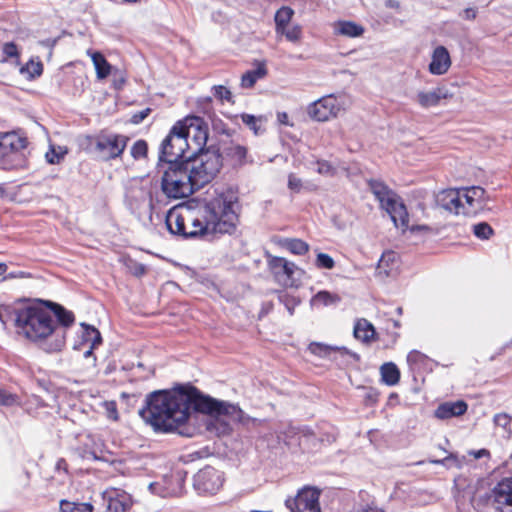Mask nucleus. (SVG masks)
<instances>
[{"mask_svg":"<svg viewBox=\"0 0 512 512\" xmlns=\"http://www.w3.org/2000/svg\"><path fill=\"white\" fill-rule=\"evenodd\" d=\"M192 406L208 416L207 430L217 436L229 435L235 424L249 428L264 422L250 417L238 405L201 395L193 387L152 392L147 396L146 406L139 414L156 431L177 432L190 437L192 433L185 424Z\"/></svg>","mask_w":512,"mask_h":512,"instance_id":"f257e3e1","label":"nucleus"},{"mask_svg":"<svg viewBox=\"0 0 512 512\" xmlns=\"http://www.w3.org/2000/svg\"><path fill=\"white\" fill-rule=\"evenodd\" d=\"M237 195L228 188L215 189L209 199H192L186 202L193 222H186L185 238H195L213 233H232L236 228Z\"/></svg>","mask_w":512,"mask_h":512,"instance_id":"f03ea898","label":"nucleus"},{"mask_svg":"<svg viewBox=\"0 0 512 512\" xmlns=\"http://www.w3.org/2000/svg\"><path fill=\"white\" fill-rule=\"evenodd\" d=\"M17 333L35 343L46 353H56L63 349L62 327L55 326L50 311L38 304L26 305L16 312Z\"/></svg>","mask_w":512,"mask_h":512,"instance_id":"7ed1b4c3","label":"nucleus"},{"mask_svg":"<svg viewBox=\"0 0 512 512\" xmlns=\"http://www.w3.org/2000/svg\"><path fill=\"white\" fill-rule=\"evenodd\" d=\"M369 187L379 201L380 206L385 210L395 226L405 232L410 230L412 233L430 231L426 225L409 226V217L407 209L401 198L391 190L387 185L378 180L369 181Z\"/></svg>","mask_w":512,"mask_h":512,"instance_id":"20e7f679","label":"nucleus"},{"mask_svg":"<svg viewBox=\"0 0 512 512\" xmlns=\"http://www.w3.org/2000/svg\"><path fill=\"white\" fill-rule=\"evenodd\" d=\"M197 190L210 183L222 167V157L216 149L195 152L181 162Z\"/></svg>","mask_w":512,"mask_h":512,"instance_id":"39448f33","label":"nucleus"},{"mask_svg":"<svg viewBox=\"0 0 512 512\" xmlns=\"http://www.w3.org/2000/svg\"><path fill=\"white\" fill-rule=\"evenodd\" d=\"M162 190L169 198H185L193 194L197 188L181 162L168 166L162 177Z\"/></svg>","mask_w":512,"mask_h":512,"instance_id":"423d86ee","label":"nucleus"},{"mask_svg":"<svg viewBox=\"0 0 512 512\" xmlns=\"http://www.w3.org/2000/svg\"><path fill=\"white\" fill-rule=\"evenodd\" d=\"M26 140L15 133L0 134V167L14 169L24 163Z\"/></svg>","mask_w":512,"mask_h":512,"instance_id":"0eeeda50","label":"nucleus"},{"mask_svg":"<svg viewBox=\"0 0 512 512\" xmlns=\"http://www.w3.org/2000/svg\"><path fill=\"white\" fill-rule=\"evenodd\" d=\"M190 149V142L182 134L180 124H174L169 134L162 141L159 159L168 165L182 162L185 153Z\"/></svg>","mask_w":512,"mask_h":512,"instance_id":"6e6552de","label":"nucleus"},{"mask_svg":"<svg viewBox=\"0 0 512 512\" xmlns=\"http://www.w3.org/2000/svg\"><path fill=\"white\" fill-rule=\"evenodd\" d=\"M125 203L137 218L150 217L153 209L150 187L139 181L131 183L126 191Z\"/></svg>","mask_w":512,"mask_h":512,"instance_id":"1a4fd4ad","label":"nucleus"},{"mask_svg":"<svg viewBox=\"0 0 512 512\" xmlns=\"http://www.w3.org/2000/svg\"><path fill=\"white\" fill-rule=\"evenodd\" d=\"M128 137L115 133H100L91 142L94 151L103 160L118 158L124 152Z\"/></svg>","mask_w":512,"mask_h":512,"instance_id":"9d476101","label":"nucleus"},{"mask_svg":"<svg viewBox=\"0 0 512 512\" xmlns=\"http://www.w3.org/2000/svg\"><path fill=\"white\" fill-rule=\"evenodd\" d=\"M182 128V134L190 142V149L192 153L205 151L208 140V127L201 117L187 116L182 120L176 122Z\"/></svg>","mask_w":512,"mask_h":512,"instance_id":"9b49d317","label":"nucleus"},{"mask_svg":"<svg viewBox=\"0 0 512 512\" xmlns=\"http://www.w3.org/2000/svg\"><path fill=\"white\" fill-rule=\"evenodd\" d=\"M343 109L340 98L330 94L310 103L307 107V114L315 121L326 122L336 118Z\"/></svg>","mask_w":512,"mask_h":512,"instance_id":"f8f14e48","label":"nucleus"},{"mask_svg":"<svg viewBox=\"0 0 512 512\" xmlns=\"http://www.w3.org/2000/svg\"><path fill=\"white\" fill-rule=\"evenodd\" d=\"M464 216H473L483 210L488 201L486 191L480 186L458 188Z\"/></svg>","mask_w":512,"mask_h":512,"instance_id":"ddd939ff","label":"nucleus"},{"mask_svg":"<svg viewBox=\"0 0 512 512\" xmlns=\"http://www.w3.org/2000/svg\"><path fill=\"white\" fill-rule=\"evenodd\" d=\"M319 495L317 489L307 487L300 490L294 499H287L285 505L291 512H321Z\"/></svg>","mask_w":512,"mask_h":512,"instance_id":"4468645a","label":"nucleus"},{"mask_svg":"<svg viewBox=\"0 0 512 512\" xmlns=\"http://www.w3.org/2000/svg\"><path fill=\"white\" fill-rule=\"evenodd\" d=\"M223 475L217 469L207 466L194 476V487L199 493L214 494L223 485Z\"/></svg>","mask_w":512,"mask_h":512,"instance_id":"2eb2a0df","label":"nucleus"},{"mask_svg":"<svg viewBox=\"0 0 512 512\" xmlns=\"http://www.w3.org/2000/svg\"><path fill=\"white\" fill-rule=\"evenodd\" d=\"M269 265L278 281L286 286H295L302 275L300 268L282 257L272 258Z\"/></svg>","mask_w":512,"mask_h":512,"instance_id":"dca6fc26","label":"nucleus"},{"mask_svg":"<svg viewBox=\"0 0 512 512\" xmlns=\"http://www.w3.org/2000/svg\"><path fill=\"white\" fill-rule=\"evenodd\" d=\"M193 222V215L188 213L186 203L170 209L166 215V226L170 233L185 238L186 222Z\"/></svg>","mask_w":512,"mask_h":512,"instance_id":"f3484780","label":"nucleus"},{"mask_svg":"<svg viewBox=\"0 0 512 512\" xmlns=\"http://www.w3.org/2000/svg\"><path fill=\"white\" fill-rule=\"evenodd\" d=\"M106 512H127L132 506L130 494L122 489L107 488L102 494Z\"/></svg>","mask_w":512,"mask_h":512,"instance_id":"a211bd4d","label":"nucleus"},{"mask_svg":"<svg viewBox=\"0 0 512 512\" xmlns=\"http://www.w3.org/2000/svg\"><path fill=\"white\" fill-rule=\"evenodd\" d=\"M489 499L501 512H512V479L498 483L492 490Z\"/></svg>","mask_w":512,"mask_h":512,"instance_id":"6ab92c4d","label":"nucleus"},{"mask_svg":"<svg viewBox=\"0 0 512 512\" xmlns=\"http://www.w3.org/2000/svg\"><path fill=\"white\" fill-rule=\"evenodd\" d=\"M452 65L451 56L446 47L439 45L431 53L428 71L435 76L446 74Z\"/></svg>","mask_w":512,"mask_h":512,"instance_id":"aec40b11","label":"nucleus"},{"mask_svg":"<svg viewBox=\"0 0 512 512\" xmlns=\"http://www.w3.org/2000/svg\"><path fill=\"white\" fill-rule=\"evenodd\" d=\"M438 206L444 210L455 214L463 215V206L458 188H450L439 192L436 196Z\"/></svg>","mask_w":512,"mask_h":512,"instance_id":"412c9836","label":"nucleus"},{"mask_svg":"<svg viewBox=\"0 0 512 512\" xmlns=\"http://www.w3.org/2000/svg\"><path fill=\"white\" fill-rule=\"evenodd\" d=\"M452 95L449 93L448 89L444 86L436 87L431 91L420 90L417 92L415 96V101L417 104L424 108L428 109L431 107H436L440 104L441 100L448 99Z\"/></svg>","mask_w":512,"mask_h":512,"instance_id":"4be33fe9","label":"nucleus"},{"mask_svg":"<svg viewBox=\"0 0 512 512\" xmlns=\"http://www.w3.org/2000/svg\"><path fill=\"white\" fill-rule=\"evenodd\" d=\"M45 304L50 308V312L55 319V326L62 327L63 330V347L66 343L67 329L75 322L73 312L67 310L62 305L47 301Z\"/></svg>","mask_w":512,"mask_h":512,"instance_id":"5701e85b","label":"nucleus"},{"mask_svg":"<svg viewBox=\"0 0 512 512\" xmlns=\"http://www.w3.org/2000/svg\"><path fill=\"white\" fill-rule=\"evenodd\" d=\"M467 404L462 401L445 402L435 410V417L441 420L463 415L467 411Z\"/></svg>","mask_w":512,"mask_h":512,"instance_id":"b1692460","label":"nucleus"},{"mask_svg":"<svg viewBox=\"0 0 512 512\" xmlns=\"http://www.w3.org/2000/svg\"><path fill=\"white\" fill-rule=\"evenodd\" d=\"M308 351L322 359H336L337 355L347 353L343 346H332L321 342H311L308 345Z\"/></svg>","mask_w":512,"mask_h":512,"instance_id":"393cba45","label":"nucleus"},{"mask_svg":"<svg viewBox=\"0 0 512 512\" xmlns=\"http://www.w3.org/2000/svg\"><path fill=\"white\" fill-rule=\"evenodd\" d=\"M333 31L335 35L357 38L364 34L365 28L353 21L339 20L333 23Z\"/></svg>","mask_w":512,"mask_h":512,"instance_id":"a878e982","label":"nucleus"},{"mask_svg":"<svg viewBox=\"0 0 512 512\" xmlns=\"http://www.w3.org/2000/svg\"><path fill=\"white\" fill-rule=\"evenodd\" d=\"M86 53L93 62L97 79H106L111 74V64L106 60L104 55L98 51L88 49Z\"/></svg>","mask_w":512,"mask_h":512,"instance_id":"bb28decb","label":"nucleus"},{"mask_svg":"<svg viewBox=\"0 0 512 512\" xmlns=\"http://www.w3.org/2000/svg\"><path fill=\"white\" fill-rule=\"evenodd\" d=\"M353 334L357 340L368 344L375 339L376 331L371 322L362 318L356 321Z\"/></svg>","mask_w":512,"mask_h":512,"instance_id":"cd10ccee","label":"nucleus"},{"mask_svg":"<svg viewBox=\"0 0 512 512\" xmlns=\"http://www.w3.org/2000/svg\"><path fill=\"white\" fill-rule=\"evenodd\" d=\"M398 268V256L393 251H386L378 261L377 270L380 274L391 276Z\"/></svg>","mask_w":512,"mask_h":512,"instance_id":"c85d7f7f","label":"nucleus"},{"mask_svg":"<svg viewBox=\"0 0 512 512\" xmlns=\"http://www.w3.org/2000/svg\"><path fill=\"white\" fill-rule=\"evenodd\" d=\"M267 74L264 63H258L255 69L249 70L243 74L241 78V86L243 88H252L254 84Z\"/></svg>","mask_w":512,"mask_h":512,"instance_id":"c756f323","label":"nucleus"},{"mask_svg":"<svg viewBox=\"0 0 512 512\" xmlns=\"http://www.w3.org/2000/svg\"><path fill=\"white\" fill-rule=\"evenodd\" d=\"M380 373L382 381L388 386H394L400 380V371L392 362L384 363L380 367Z\"/></svg>","mask_w":512,"mask_h":512,"instance_id":"7c9ffc66","label":"nucleus"},{"mask_svg":"<svg viewBox=\"0 0 512 512\" xmlns=\"http://www.w3.org/2000/svg\"><path fill=\"white\" fill-rule=\"evenodd\" d=\"M428 361V357L418 350H412L407 355V364L412 372L422 371Z\"/></svg>","mask_w":512,"mask_h":512,"instance_id":"2f4dec72","label":"nucleus"},{"mask_svg":"<svg viewBox=\"0 0 512 512\" xmlns=\"http://www.w3.org/2000/svg\"><path fill=\"white\" fill-rule=\"evenodd\" d=\"M340 302V297L328 291H319L316 295H314L311 299V305L313 307L319 306H333Z\"/></svg>","mask_w":512,"mask_h":512,"instance_id":"473e14b6","label":"nucleus"},{"mask_svg":"<svg viewBox=\"0 0 512 512\" xmlns=\"http://www.w3.org/2000/svg\"><path fill=\"white\" fill-rule=\"evenodd\" d=\"M293 16L294 10L288 6H282L278 9L274 16L275 31L291 24Z\"/></svg>","mask_w":512,"mask_h":512,"instance_id":"72a5a7b5","label":"nucleus"},{"mask_svg":"<svg viewBox=\"0 0 512 512\" xmlns=\"http://www.w3.org/2000/svg\"><path fill=\"white\" fill-rule=\"evenodd\" d=\"M275 32L277 36H283L287 41L292 43L299 42L302 36V29L298 24H289Z\"/></svg>","mask_w":512,"mask_h":512,"instance_id":"f704fd0d","label":"nucleus"},{"mask_svg":"<svg viewBox=\"0 0 512 512\" xmlns=\"http://www.w3.org/2000/svg\"><path fill=\"white\" fill-rule=\"evenodd\" d=\"M81 326L83 329L82 337L84 342L91 344V348H95L101 344L102 338L100 332L96 328L84 323H82Z\"/></svg>","mask_w":512,"mask_h":512,"instance_id":"c9c22d12","label":"nucleus"},{"mask_svg":"<svg viewBox=\"0 0 512 512\" xmlns=\"http://www.w3.org/2000/svg\"><path fill=\"white\" fill-rule=\"evenodd\" d=\"M171 479L164 478L162 482H153L149 484V490L156 495L161 497L173 496L176 493L174 488L168 487Z\"/></svg>","mask_w":512,"mask_h":512,"instance_id":"e433bc0d","label":"nucleus"},{"mask_svg":"<svg viewBox=\"0 0 512 512\" xmlns=\"http://www.w3.org/2000/svg\"><path fill=\"white\" fill-rule=\"evenodd\" d=\"M226 154L228 157H230L233 161H235L239 165L245 164L246 157H247V149L244 146L238 145V144H231L226 149Z\"/></svg>","mask_w":512,"mask_h":512,"instance_id":"4c0bfd02","label":"nucleus"},{"mask_svg":"<svg viewBox=\"0 0 512 512\" xmlns=\"http://www.w3.org/2000/svg\"><path fill=\"white\" fill-rule=\"evenodd\" d=\"M93 506L90 503H78L68 500L60 502V512H92Z\"/></svg>","mask_w":512,"mask_h":512,"instance_id":"58836bf2","label":"nucleus"},{"mask_svg":"<svg viewBox=\"0 0 512 512\" xmlns=\"http://www.w3.org/2000/svg\"><path fill=\"white\" fill-rule=\"evenodd\" d=\"M240 118L242 122L254 132L255 135H259L260 133H262V123L264 121L263 116L256 117L251 114L242 113L240 115Z\"/></svg>","mask_w":512,"mask_h":512,"instance_id":"ea45409f","label":"nucleus"},{"mask_svg":"<svg viewBox=\"0 0 512 512\" xmlns=\"http://www.w3.org/2000/svg\"><path fill=\"white\" fill-rule=\"evenodd\" d=\"M283 247L296 255H303L309 249V245L301 239H285Z\"/></svg>","mask_w":512,"mask_h":512,"instance_id":"a19ab883","label":"nucleus"},{"mask_svg":"<svg viewBox=\"0 0 512 512\" xmlns=\"http://www.w3.org/2000/svg\"><path fill=\"white\" fill-rule=\"evenodd\" d=\"M19 395L0 388V407L11 408L21 406Z\"/></svg>","mask_w":512,"mask_h":512,"instance_id":"79ce46f5","label":"nucleus"},{"mask_svg":"<svg viewBox=\"0 0 512 512\" xmlns=\"http://www.w3.org/2000/svg\"><path fill=\"white\" fill-rule=\"evenodd\" d=\"M473 234L480 240H488L494 235L493 228L486 222H480L472 227Z\"/></svg>","mask_w":512,"mask_h":512,"instance_id":"37998d69","label":"nucleus"},{"mask_svg":"<svg viewBox=\"0 0 512 512\" xmlns=\"http://www.w3.org/2000/svg\"><path fill=\"white\" fill-rule=\"evenodd\" d=\"M278 299H279L280 303H282L286 307V309L288 310L290 315H293L294 309L300 303V300L297 297L290 295L284 291L279 293Z\"/></svg>","mask_w":512,"mask_h":512,"instance_id":"c03bdc74","label":"nucleus"},{"mask_svg":"<svg viewBox=\"0 0 512 512\" xmlns=\"http://www.w3.org/2000/svg\"><path fill=\"white\" fill-rule=\"evenodd\" d=\"M314 166L313 169L323 176H333L336 173V168L326 160H317Z\"/></svg>","mask_w":512,"mask_h":512,"instance_id":"a18cd8bd","label":"nucleus"},{"mask_svg":"<svg viewBox=\"0 0 512 512\" xmlns=\"http://www.w3.org/2000/svg\"><path fill=\"white\" fill-rule=\"evenodd\" d=\"M43 71L42 63L37 61H29L24 67L21 68L22 74H27L29 77L34 78L40 76Z\"/></svg>","mask_w":512,"mask_h":512,"instance_id":"49530a36","label":"nucleus"},{"mask_svg":"<svg viewBox=\"0 0 512 512\" xmlns=\"http://www.w3.org/2000/svg\"><path fill=\"white\" fill-rule=\"evenodd\" d=\"M65 153L66 151L61 147L56 149L55 147L51 146L50 149L46 152L45 158L49 164H58L63 159Z\"/></svg>","mask_w":512,"mask_h":512,"instance_id":"de8ad7c7","label":"nucleus"},{"mask_svg":"<svg viewBox=\"0 0 512 512\" xmlns=\"http://www.w3.org/2000/svg\"><path fill=\"white\" fill-rule=\"evenodd\" d=\"M212 93H213L214 97L219 99L221 102H231L232 101L231 91L223 85L213 86Z\"/></svg>","mask_w":512,"mask_h":512,"instance_id":"09e8293b","label":"nucleus"},{"mask_svg":"<svg viewBox=\"0 0 512 512\" xmlns=\"http://www.w3.org/2000/svg\"><path fill=\"white\" fill-rule=\"evenodd\" d=\"M147 143L144 140L136 141L131 147V155L135 160L146 157Z\"/></svg>","mask_w":512,"mask_h":512,"instance_id":"8fccbe9b","label":"nucleus"},{"mask_svg":"<svg viewBox=\"0 0 512 512\" xmlns=\"http://www.w3.org/2000/svg\"><path fill=\"white\" fill-rule=\"evenodd\" d=\"M315 265L320 269H332L335 266L333 258L326 253H318Z\"/></svg>","mask_w":512,"mask_h":512,"instance_id":"3c124183","label":"nucleus"},{"mask_svg":"<svg viewBox=\"0 0 512 512\" xmlns=\"http://www.w3.org/2000/svg\"><path fill=\"white\" fill-rule=\"evenodd\" d=\"M103 408L105 410V415L108 419L113 420V421H117L119 419L117 404L115 401L104 402Z\"/></svg>","mask_w":512,"mask_h":512,"instance_id":"603ef678","label":"nucleus"},{"mask_svg":"<svg viewBox=\"0 0 512 512\" xmlns=\"http://www.w3.org/2000/svg\"><path fill=\"white\" fill-rule=\"evenodd\" d=\"M344 350L347 353L337 355L336 359H330V361L335 362L337 365H343V364L348 363L350 358H352L354 360H359V355L357 353L350 351L346 347H344Z\"/></svg>","mask_w":512,"mask_h":512,"instance_id":"864d4df0","label":"nucleus"},{"mask_svg":"<svg viewBox=\"0 0 512 512\" xmlns=\"http://www.w3.org/2000/svg\"><path fill=\"white\" fill-rule=\"evenodd\" d=\"M288 188L290 191H292L294 193H299L303 188V182H302L301 178L297 177L293 173L289 174Z\"/></svg>","mask_w":512,"mask_h":512,"instance_id":"5fc2aeb1","label":"nucleus"},{"mask_svg":"<svg viewBox=\"0 0 512 512\" xmlns=\"http://www.w3.org/2000/svg\"><path fill=\"white\" fill-rule=\"evenodd\" d=\"M494 423L496 426L507 430L511 423V417L506 413H498L494 416Z\"/></svg>","mask_w":512,"mask_h":512,"instance_id":"6e6d98bb","label":"nucleus"},{"mask_svg":"<svg viewBox=\"0 0 512 512\" xmlns=\"http://www.w3.org/2000/svg\"><path fill=\"white\" fill-rule=\"evenodd\" d=\"M433 464H441L450 467L451 465L460 466V463L455 455L449 454L447 457L441 460H431Z\"/></svg>","mask_w":512,"mask_h":512,"instance_id":"4d7b16f0","label":"nucleus"},{"mask_svg":"<svg viewBox=\"0 0 512 512\" xmlns=\"http://www.w3.org/2000/svg\"><path fill=\"white\" fill-rule=\"evenodd\" d=\"M3 53L6 57H15L18 54L17 46L12 42L5 43L3 46Z\"/></svg>","mask_w":512,"mask_h":512,"instance_id":"13d9d810","label":"nucleus"},{"mask_svg":"<svg viewBox=\"0 0 512 512\" xmlns=\"http://www.w3.org/2000/svg\"><path fill=\"white\" fill-rule=\"evenodd\" d=\"M150 112H151V109L146 108L140 112L135 113L131 118L132 123H134V124L141 123L149 115Z\"/></svg>","mask_w":512,"mask_h":512,"instance_id":"bf43d9fd","label":"nucleus"},{"mask_svg":"<svg viewBox=\"0 0 512 512\" xmlns=\"http://www.w3.org/2000/svg\"><path fill=\"white\" fill-rule=\"evenodd\" d=\"M477 10L475 8H466L462 14L461 17L466 20H473L476 18Z\"/></svg>","mask_w":512,"mask_h":512,"instance_id":"052dcab7","label":"nucleus"},{"mask_svg":"<svg viewBox=\"0 0 512 512\" xmlns=\"http://www.w3.org/2000/svg\"><path fill=\"white\" fill-rule=\"evenodd\" d=\"M277 120L282 125L292 126V124L289 121V116L286 112H279L277 114Z\"/></svg>","mask_w":512,"mask_h":512,"instance_id":"680f3d73","label":"nucleus"},{"mask_svg":"<svg viewBox=\"0 0 512 512\" xmlns=\"http://www.w3.org/2000/svg\"><path fill=\"white\" fill-rule=\"evenodd\" d=\"M470 454L473 455L474 458H476V459H480V458H483V457H489L490 456V452L487 449H480V450H477V451H471Z\"/></svg>","mask_w":512,"mask_h":512,"instance_id":"e2e57ef3","label":"nucleus"},{"mask_svg":"<svg viewBox=\"0 0 512 512\" xmlns=\"http://www.w3.org/2000/svg\"><path fill=\"white\" fill-rule=\"evenodd\" d=\"M386 7L398 9L399 3L396 0H387L386 1Z\"/></svg>","mask_w":512,"mask_h":512,"instance_id":"0e129e2a","label":"nucleus"},{"mask_svg":"<svg viewBox=\"0 0 512 512\" xmlns=\"http://www.w3.org/2000/svg\"><path fill=\"white\" fill-rule=\"evenodd\" d=\"M310 437H312V435H306V434L302 435L299 439V445L305 446Z\"/></svg>","mask_w":512,"mask_h":512,"instance_id":"69168bd1","label":"nucleus"},{"mask_svg":"<svg viewBox=\"0 0 512 512\" xmlns=\"http://www.w3.org/2000/svg\"><path fill=\"white\" fill-rule=\"evenodd\" d=\"M26 274L24 272L10 273L7 278H24Z\"/></svg>","mask_w":512,"mask_h":512,"instance_id":"338daca9","label":"nucleus"},{"mask_svg":"<svg viewBox=\"0 0 512 512\" xmlns=\"http://www.w3.org/2000/svg\"><path fill=\"white\" fill-rule=\"evenodd\" d=\"M7 265L3 262H0V276L5 274L7 271Z\"/></svg>","mask_w":512,"mask_h":512,"instance_id":"774afa93","label":"nucleus"}]
</instances>
